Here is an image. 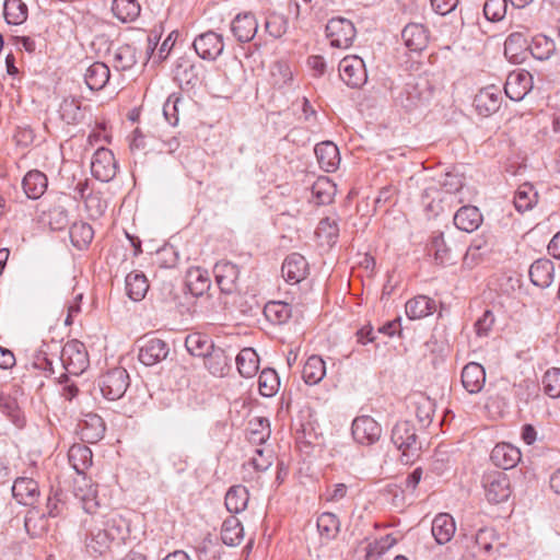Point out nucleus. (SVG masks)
Segmentation results:
<instances>
[{"label":"nucleus","mask_w":560,"mask_h":560,"mask_svg":"<svg viewBox=\"0 0 560 560\" xmlns=\"http://www.w3.org/2000/svg\"><path fill=\"white\" fill-rule=\"evenodd\" d=\"M392 442L401 452L400 460L405 465L415 463L421 453L413 424L408 421L397 422L392 430Z\"/></svg>","instance_id":"obj_1"},{"label":"nucleus","mask_w":560,"mask_h":560,"mask_svg":"<svg viewBox=\"0 0 560 560\" xmlns=\"http://www.w3.org/2000/svg\"><path fill=\"white\" fill-rule=\"evenodd\" d=\"M59 362L68 374H82L90 364L84 343L73 339L68 341L65 346H60L58 354V363Z\"/></svg>","instance_id":"obj_2"},{"label":"nucleus","mask_w":560,"mask_h":560,"mask_svg":"<svg viewBox=\"0 0 560 560\" xmlns=\"http://www.w3.org/2000/svg\"><path fill=\"white\" fill-rule=\"evenodd\" d=\"M129 374L124 368H115L100 377L98 386L105 398L118 400L129 387Z\"/></svg>","instance_id":"obj_3"},{"label":"nucleus","mask_w":560,"mask_h":560,"mask_svg":"<svg viewBox=\"0 0 560 560\" xmlns=\"http://www.w3.org/2000/svg\"><path fill=\"white\" fill-rule=\"evenodd\" d=\"M355 35L357 30L348 19L332 18L326 25V36L331 47L347 49L352 45Z\"/></svg>","instance_id":"obj_4"},{"label":"nucleus","mask_w":560,"mask_h":560,"mask_svg":"<svg viewBox=\"0 0 560 560\" xmlns=\"http://www.w3.org/2000/svg\"><path fill=\"white\" fill-rule=\"evenodd\" d=\"M84 524L88 526L84 539L86 551L93 556H102L108 551L113 544L101 521L92 516Z\"/></svg>","instance_id":"obj_5"},{"label":"nucleus","mask_w":560,"mask_h":560,"mask_svg":"<svg viewBox=\"0 0 560 560\" xmlns=\"http://www.w3.org/2000/svg\"><path fill=\"white\" fill-rule=\"evenodd\" d=\"M139 342L138 359L147 366L158 364L165 360L170 353V346L163 339L148 337L142 338Z\"/></svg>","instance_id":"obj_6"},{"label":"nucleus","mask_w":560,"mask_h":560,"mask_svg":"<svg viewBox=\"0 0 560 560\" xmlns=\"http://www.w3.org/2000/svg\"><path fill=\"white\" fill-rule=\"evenodd\" d=\"M341 80L350 88H361L368 79L364 61L358 56H347L339 63Z\"/></svg>","instance_id":"obj_7"},{"label":"nucleus","mask_w":560,"mask_h":560,"mask_svg":"<svg viewBox=\"0 0 560 560\" xmlns=\"http://www.w3.org/2000/svg\"><path fill=\"white\" fill-rule=\"evenodd\" d=\"M354 441L361 445H372L382 435V427L370 416L357 417L351 427Z\"/></svg>","instance_id":"obj_8"},{"label":"nucleus","mask_w":560,"mask_h":560,"mask_svg":"<svg viewBox=\"0 0 560 560\" xmlns=\"http://www.w3.org/2000/svg\"><path fill=\"white\" fill-rule=\"evenodd\" d=\"M91 172L101 182L112 180L117 173V162L114 153L106 148L97 149L92 158Z\"/></svg>","instance_id":"obj_9"},{"label":"nucleus","mask_w":560,"mask_h":560,"mask_svg":"<svg viewBox=\"0 0 560 560\" xmlns=\"http://www.w3.org/2000/svg\"><path fill=\"white\" fill-rule=\"evenodd\" d=\"M486 498L490 503H501L511 495L510 480L503 472H493L485 477Z\"/></svg>","instance_id":"obj_10"},{"label":"nucleus","mask_w":560,"mask_h":560,"mask_svg":"<svg viewBox=\"0 0 560 560\" xmlns=\"http://www.w3.org/2000/svg\"><path fill=\"white\" fill-rule=\"evenodd\" d=\"M192 46L197 55L207 60H215L224 49L222 36L212 31L197 36Z\"/></svg>","instance_id":"obj_11"},{"label":"nucleus","mask_w":560,"mask_h":560,"mask_svg":"<svg viewBox=\"0 0 560 560\" xmlns=\"http://www.w3.org/2000/svg\"><path fill=\"white\" fill-rule=\"evenodd\" d=\"M213 273L222 293L232 294L237 290L240 268L235 264L228 260L218 261Z\"/></svg>","instance_id":"obj_12"},{"label":"nucleus","mask_w":560,"mask_h":560,"mask_svg":"<svg viewBox=\"0 0 560 560\" xmlns=\"http://www.w3.org/2000/svg\"><path fill=\"white\" fill-rule=\"evenodd\" d=\"M532 89L533 77L525 70L511 72L504 85V92L512 101H522Z\"/></svg>","instance_id":"obj_13"},{"label":"nucleus","mask_w":560,"mask_h":560,"mask_svg":"<svg viewBox=\"0 0 560 560\" xmlns=\"http://www.w3.org/2000/svg\"><path fill=\"white\" fill-rule=\"evenodd\" d=\"M60 345L57 341L43 342L33 357V366L44 371L46 376L55 373V363H58Z\"/></svg>","instance_id":"obj_14"},{"label":"nucleus","mask_w":560,"mask_h":560,"mask_svg":"<svg viewBox=\"0 0 560 560\" xmlns=\"http://www.w3.org/2000/svg\"><path fill=\"white\" fill-rule=\"evenodd\" d=\"M258 30L256 16L250 12L237 14L231 22V32L240 43L250 42Z\"/></svg>","instance_id":"obj_15"},{"label":"nucleus","mask_w":560,"mask_h":560,"mask_svg":"<svg viewBox=\"0 0 560 560\" xmlns=\"http://www.w3.org/2000/svg\"><path fill=\"white\" fill-rule=\"evenodd\" d=\"M104 420L96 413H86L78 423V433L81 440L86 443H96L105 434Z\"/></svg>","instance_id":"obj_16"},{"label":"nucleus","mask_w":560,"mask_h":560,"mask_svg":"<svg viewBox=\"0 0 560 560\" xmlns=\"http://www.w3.org/2000/svg\"><path fill=\"white\" fill-rule=\"evenodd\" d=\"M281 272L288 283L296 284L306 278L308 264L301 254L293 253L284 259Z\"/></svg>","instance_id":"obj_17"},{"label":"nucleus","mask_w":560,"mask_h":560,"mask_svg":"<svg viewBox=\"0 0 560 560\" xmlns=\"http://www.w3.org/2000/svg\"><path fill=\"white\" fill-rule=\"evenodd\" d=\"M490 459L497 467L506 470L517 465L521 452L510 443H499L491 451Z\"/></svg>","instance_id":"obj_18"},{"label":"nucleus","mask_w":560,"mask_h":560,"mask_svg":"<svg viewBox=\"0 0 560 560\" xmlns=\"http://www.w3.org/2000/svg\"><path fill=\"white\" fill-rule=\"evenodd\" d=\"M12 494L23 505H33L39 495L38 483L26 477L15 479L12 486Z\"/></svg>","instance_id":"obj_19"},{"label":"nucleus","mask_w":560,"mask_h":560,"mask_svg":"<svg viewBox=\"0 0 560 560\" xmlns=\"http://www.w3.org/2000/svg\"><path fill=\"white\" fill-rule=\"evenodd\" d=\"M474 105L480 115L489 116L500 108L501 93L494 86L486 88L475 96Z\"/></svg>","instance_id":"obj_20"},{"label":"nucleus","mask_w":560,"mask_h":560,"mask_svg":"<svg viewBox=\"0 0 560 560\" xmlns=\"http://www.w3.org/2000/svg\"><path fill=\"white\" fill-rule=\"evenodd\" d=\"M401 38L411 51H421L428 45L429 33L422 24L410 23L402 30Z\"/></svg>","instance_id":"obj_21"},{"label":"nucleus","mask_w":560,"mask_h":560,"mask_svg":"<svg viewBox=\"0 0 560 560\" xmlns=\"http://www.w3.org/2000/svg\"><path fill=\"white\" fill-rule=\"evenodd\" d=\"M315 155L317 162L325 172H335L340 163L339 150L331 141H324L316 144Z\"/></svg>","instance_id":"obj_22"},{"label":"nucleus","mask_w":560,"mask_h":560,"mask_svg":"<svg viewBox=\"0 0 560 560\" xmlns=\"http://www.w3.org/2000/svg\"><path fill=\"white\" fill-rule=\"evenodd\" d=\"M113 545L122 544L129 535V524L118 514H112L100 520Z\"/></svg>","instance_id":"obj_23"},{"label":"nucleus","mask_w":560,"mask_h":560,"mask_svg":"<svg viewBox=\"0 0 560 560\" xmlns=\"http://www.w3.org/2000/svg\"><path fill=\"white\" fill-rule=\"evenodd\" d=\"M555 266L549 259H537L529 268V278L534 285L545 289L553 281Z\"/></svg>","instance_id":"obj_24"},{"label":"nucleus","mask_w":560,"mask_h":560,"mask_svg":"<svg viewBox=\"0 0 560 560\" xmlns=\"http://www.w3.org/2000/svg\"><path fill=\"white\" fill-rule=\"evenodd\" d=\"M112 66L116 71H128L138 62V50L135 46L125 44L113 50L110 54Z\"/></svg>","instance_id":"obj_25"},{"label":"nucleus","mask_w":560,"mask_h":560,"mask_svg":"<svg viewBox=\"0 0 560 560\" xmlns=\"http://www.w3.org/2000/svg\"><path fill=\"white\" fill-rule=\"evenodd\" d=\"M462 385L469 394L478 393L486 380L483 368L475 362L466 364L462 371Z\"/></svg>","instance_id":"obj_26"},{"label":"nucleus","mask_w":560,"mask_h":560,"mask_svg":"<svg viewBox=\"0 0 560 560\" xmlns=\"http://www.w3.org/2000/svg\"><path fill=\"white\" fill-rule=\"evenodd\" d=\"M69 463L78 475H82V481H86L84 472L92 465L93 454L84 444H73L68 452Z\"/></svg>","instance_id":"obj_27"},{"label":"nucleus","mask_w":560,"mask_h":560,"mask_svg":"<svg viewBox=\"0 0 560 560\" xmlns=\"http://www.w3.org/2000/svg\"><path fill=\"white\" fill-rule=\"evenodd\" d=\"M110 79V71L106 63L96 61L88 67L84 81L90 90L100 91L106 86Z\"/></svg>","instance_id":"obj_28"},{"label":"nucleus","mask_w":560,"mask_h":560,"mask_svg":"<svg viewBox=\"0 0 560 560\" xmlns=\"http://www.w3.org/2000/svg\"><path fill=\"white\" fill-rule=\"evenodd\" d=\"M432 535L440 545L450 542L455 535V521L452 515L441 513L432 522Z\"/></svg>","instance_id":"obj_29"},{"label":"nucleus","mask_w":560,"mask_h":560,"mask_svg":"<svg viewBox=\"0 0 560 560\" xmlns=\"http://www.w3.org/2000/svg\"><path fill=\"white\" fill-rule=\"evenodd\" d=\"M410 404L415 409L416 417L422 427H428L434 413V402L423 393H416L410 397Z\"/></svg>","instance_id":"obj_30"},{"label":"nucleus","mask_w":560,"mask_h":560,"mask_svg":"<svg viewBox=\"0 0 560 560\" xmlns=\"http://www.w3.org/2000/svg\"><path fill=\"white\" fill-rule=\"evenodd\" d=\"M231 358L222 348H213L203 359L206 369L214 376H223L230 370Z\"/></svg>","instance_id":"obj_31"},{"label":"nucleus","mask_w":560,"mask_h":560,"mask_svg":"<svg viewBox=\"0 0 560 560\" xmlns=\"http://www.w3.org/2000/svg\"><path fill=\"white\" fill-rule=\"evenodd\" d=\"M47 177L44 173L33 170L23 178L22 186L30 199H38L47 189Z\"/></svg>","instance_id":"obj_32"},{"label":"nucleus","mask_w":560,"mask_h":560,"mask_svg":"<svg viewBox=\"0 0 560 560\" xmlns=\"http://www.w3.org/2000/svg\"><path fill=\"white\" fill-rule=\"evenodd\" d=\"M149 290V282L143 272L135 270L126 277V292L132 301H141L144 299Z\"/></svg>","instance_id":"obj_33"},{"label":"nucleus","mask_w":560,"mask_h":560,"mask_svg":"<svg viewBox=\"0 0 560 560\" xmlns=\"http://www.w3.org/2000/svg\"><path fill=\"white\" fill-rule=\"evenodd\" d=\"M24 527L31 537H40L48 529L46 513L37 508L30 509L24 520Z\"/></svg>","instance_id":"obj_34"},{"label":"nucleus","mask_w":560,"mask_h":560,"mask_svg":"<svg viewBox=\"0 0 560 560\" xmlns=\"http://www.w3.org/2000/svg\"><path fill=\"white\" fill-rule=\"evenodd\" d=\"M482 223V215L475 206H464L457 210V230L467 233L476 231Z\"/></svg>","instance_id":"obj_35"},{"label":"nucleus","mask_w":560,"mask_h":560,"mask_svg":"<svg viewBox=\"0 0 560 560\" xmlns=\"http://www.w3.org/2000/svg\"><path fill=\"white\" fill-rule=\"evenodd\" d=\"M435 310L433 300L425 295H419L406 303V314L410 319H420L431 315Z\"/></svg>","instance_id":"obj_36"},{"label":"nucleus","mask_w":560,"mask_h":560,"mask_svg":"<svg viewBox=\"0 0 560 560\" xmlns=\"http://www.w3.org/2000/svg\"><path fill=\"white\" fill-rule=\"evenodd\" d=\"M237 370L244 377L256 375L259 369V358L252 348H244L235 358Z\"/></svg>","instance_id":"obj_37"},{"label":"nucleus","mask_w":560,"mask_h":560,"mask_svg":"<svg viewBox=\"0 0 560 560\" xmlns=\"http://www.w3.org/2000/svg\"><path fill=\"white\" fill-rule=\"evenodd\" d=\"M249 494L245 486H233L225 494V506L229 512L237 514L246 509Z\"/></svg>","instance_id":"obj_38"},{"label":"nucleus","mask_w":560,"mask_h":560,"mask_svg":"<svg viewBox=\"0 0 560 560\" xmlns=\"http://www.w3.org/2000/svg\"><path fill=\"white\" fill-rule=\"evenodd\" d=\"M326 374L324 360L318 355L310 357L302 371V377L306 384L314 385L319 383Z\"/></svg>","instance_id":"obj_39"},{"label":"nucleus","mask_w":560,"mask_h":560,"mask_svg":"<svg viewBox=\"0 0 560 560\" xmlns=\"http://www.w3.org/2000/svg\"><path fill=\"white\" fill-rule=\"evenodd\" d=\"M244 536L243 526L235 516H229L222 524L221 539L226 546H237Z\"/></svg>","instance_id":"obj_40"},{"label":"nucleus","mask_w":560,"mask_h":560,"mask_svg":"<svg viewBox=\"0 0 560 560\" xmlns=\"http://www.w3.org/2000/svg\"><path fill=\"white\" fill-rule=\"evenodd\" d=\"M186 284L192 295H202L210 288V278L208 271L201 268L190 269L187 273Z\"/></svg>","instance_id":"obj_41"},{"label":"nucleus","mask_w":560,"mask_h":560,"mask_svg":"<svg viewBox=\"0 0 560 560\" xmlns=\"http://www.w3.org/2000/svg\"><path fill=\"white\" fill-rule=\"evenodd\" d=\"M532 56L538 60L549 59L556 50V44L550 37L538 34L533 37L530 44L527 46Z\"/></svg>","instance_id":"obj_42"},{"label":"nucleus","mask_w":560,"mask_h":560,"mask_svg":"<svg viewBox=\"0 0 560 560\" xmlns=\"http://www.w3.org/2000/svg\"><path fill=\"white\" fill-rule=\"evenodd\" d=\"M112 11L118 20L126 23L139 16L141 7L138 0H114Z\"/></svg>","instance_id":"obj_43"},{"label":"nucleus","mask_w":560,"mask_h":560,"mask_svg":"<svg viewBox=\"0 0 560 560\" xmlns=\"http://www.w3.org/2000/svg\"><path fill=\"white\" fill-rule=\"evenodd\" d=\"M538 194L530 184H523L518 187L514 196L515 209L523 213L533 209L537 203Z\"/></svg>","instance_id":"obj_44"},{"label":"nucleus","mask_w":560,"mask_h":560,"mask_svg":"<svg viewBox=\"0 0 560 560\" xmlns=\"http://www.w3.org/2000/svg\"><path fill=\"white\" fill-rule=\"evenodd\" d=\"M185 347L191 355L202 359L214 348L212 341L201 334L188 335L185 339Z\"/></svg>","instance_id":"obj_45"},{"label":"nucleus","mask_w":560,"mask_h":560,"mask_svg":"<svg viewBox=\"0 0 560 560\" xmlns=\"http://www.w3.org/2000/svg\"><path fill=\"white\" fill-rule=\"evenodd\" d=\"M317 238L322 244L334 245L339 237L338 222L334 218H324L319 221L316 232Z\"/></svg>","instance_id":"obj_46"},{"label":"nucleus","mask_w":560,"mask_h":560,"mask_svg":"<svg viewBox=\"0 0 560 560\" xmlns=\"http://www.w3.org/2000/svg\"><path fill=\"white\" fill-rule=\"evenodd\" d=\"M335 192L336 186L328 177H319L312 186V195L317 205L330 203Z\"/></svg>","instance_id":"obj_47"},{"label":"nucleus","mask_w":560,"mask_h":560,"mask_svg":"<svg viewBox=\"0 0 560 560\" xmlns=\"http://www.w3.org/2000/svg\"><path fill=\"white\" fill-rule=\"evenodd\" d=\"M3 15L7 23L20 25L27 19V7L22 0H5Z\"/></svg>","instance_id":"obj_48"},{"label":"nucleus","mask_w":560,"mask_h":560,"mask_svg":"<svg viewBox=\"0 0 560 560\" xmlns=\"http://www.w3.org/2000/svg\"><path fill=\"white\" fill-rule=\"evenodd\" d=\"M69 233L72 244L79 249L88 247L94 236L92 226L85 222H74Z\"/></svg>","instance_id":"obj_49"},{"label":"nucleus","mask_w":560,"mask_h":560,"mask_svg":"<svg viewBox=\"0 0 560 560\" xmlns=\"http://www.w3.org/2000/svg\"><path fill=\"white\" fill-rule=\"evenodd\" d=\"M59 114L61 119L69 125L80 122L84 116L80 102L73 97L62 101L59 107Z\"/></svg>","instance_id":"obj_50"},{"label":"nucleus","mask_w":560,"mask_h":560,"mask_svg":"<svg viewBox=\"0 0 560 560\" xmlns=\"http://www.w3.org/2000/svg\"><path fill=\"white\" fill-rule=\"evenodd\" d=\"M280 386V380L273 369H265L258 378L259 393L265 397L273 396Z\"/></svg>","instance_id":"obj_51"},{"label":"nucleus","mask_w":560,"mask_h":560,"mask_svg":"<svg viewBox=\"0 0 560 560\" xmlns=\"http://www.w3.org/2000/svg\"><path fill=\"white\" fill-rule=\"evenodd\" d=\"M271 83L277 89L290 86L293 81V73L285 62H276L270 69Z\"/></svg>","instance_id":"obj_52"},{"label":"nucleus","mask_w":560,"mask_h":560,"mask_svg":"<svg viewBox=\"0 0 560 560\" xmlns=\"http://www.w3.org/2000/svg\"><path fill=\"white\" fill-rule=\"evenodd\" d=\"M248 441L254 444H262L270 436V423L268 419L256 418L249 422Z\"/></svg>","instance_id":"obj_53"},{"label":"nucleus","mask_w":560,"mask_h":560,"mask_svg":"<svg viewBox=\"0 0 560 560\" xmlns=\"http://www.w3.org/2000/svg\"><path fill=\"white\" fill-rule=\"evenodd\" d=\"M317 528L323 537L331 539L338 534L340 522L334 513L324 512L317 518Z\"/></svg>","instance_id":"obj_54"},{"label":"nucleus","mask_w":560,"mask_h":560,"mask_svg":"<svg viewBox=\"0 0 560 560\" xmlns=\"http://www.w3.org/2000/svg\"><path fill=\"white\" fill-rule=\"evenodd\" d=\"M396 538L392 535H386L373 542H370L366 547L365 560H377L388 549L396 544Z\"/></svg>","instance_id":"obj_55"},{"label":"nucleus","mask_w":560,"mask_h":560,"mask_svg":"<svg viewBox=\"0 0 560 560\" xmlns=\"http://www.w3.org/2000/svg\"><path fill=\"white\" fill-rule=\"evenodd\" d=\"M544 392L551 398L560 397V369H549L542 377Z\"/></svg>","instance_id":"obj_56"},{"label":"nucleus","mask_w":560,"mask_h":560,"mask_svg":"<svg viewBox=\"0 0 560 560\" xmlns=\"http://www.w3.org/2000/svg\"><path fill=\"white\" fill-rule=\"evenodd\" d=\"M265 315L276 323H285L291 316V307L283 302H271L265 306Z\"/></svg>","instance_id":"obj_57"},{"label":"nucleus","mask_w":560,"mask_h":560,"mask_svg":"<svg viewBox=\"0 0 560 560\" xmlns=\"http://www.w3.org/2000/svg\"><path fill=\"white\" fill-rule=\"evenodd\" d=\"M200 67L196 65L179 66L176 71V79L182 85L194 88L199 82Z\"/></svg>","instance_id":"obj_58"},{"label":"nucleus","mask_w":560,"mask_h":560,"mask_svg":"<svg viewBox=\"0 0 560 560\" xmlns=\"http://www.w3.org/2000/svg\"><path fill=\"white\" fill-rule=\"evenodd\" d=\"M265 27L272 37L279 38L288 30V20L282 14L272 13L267 18Z\"/></svg>","instance_id":"obj_59"},{"label":"nucleus","mask_w":560,"mask_h":560,"mask_svg":"<svg viewBox=\"0 0 560 560\" xmlns=\"http://www.w3.org/2000/svg\"><path fill=\"white\" fill-rule=\"evenodd\" d=\"M506 8V0H487L483 5V14L489 21H501L505 16Z\"/></svg>","instance_id":"obj_60"},{"label":"nucleus","mask_w":560,"mask_h":560,"mask_svg":"<svg viewBox=\"0 0 560 560\" xmlns=\"http://www.w3.org/2000/svg\"><path fill=\"white\" fill-rule=\"evenodd\" d=\"M420 96L413 86L407 85L396 97V103L406 110H412L418 106Z\"/></svg>","instance_id":"obj_61"},{"label":"nucleus","mask_w":560,"mask_h":560,"mask_svg":"<svg viewBox=\"0 0 560 560\" xmlns=\"http://www.w3.org/2000/svg\"><path fill=\"white\" fill-rule=\"evenodd\" d=\"M49 225L52 230H63L69 224L68 211L62 206H56L48 213Z\"/></svg>","instance_id":"obj_62"},{"label":"nucleus","mask_w":560,"mask_h":560,"mask_svg":"<svg viewBox=\"0 0 560 560\" xmlns=\"http://www.w3.org/2000/svg\"><path fill=\"white\" fill-rule=\"evenodd\" d=\"M434 260L438 265H445L450 260L451 249L446 247L443 236H435L431 243Z\"/></svg>","instance_id":"obj_63"},{"label":"nucleus","mask_w":560,"mask_h":560,"mask_svg":"<svg viewBox=\"0 0 560 560\" xmlns=\"http://www.w3.org/2000/svg\"><path fill=\"white\" fill-rule=\"evenodd\" d=\"M85 208L92 218L101 217L106 208L107 203L104 201L98 192H91L85 198Z\"/></svg>","instance_id":"obj_64"}]
</instances>
